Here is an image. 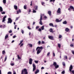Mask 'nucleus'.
Returning <instances> with one entry per match:
<instances>
[{"instance_id": "nucleus-12", "label": "nucleus", "mask_w": 74, "mask_h": 74, "mask_svg": "<svg viewBox=\"0 0 74 74\" xmlns=\"http://www.w3.org/2000/svg\"><path fill=\"white\" fill-rule=\"evenodd\" d=\"M34 8H35V10H38V6L36 5L34 6Z\"/></svg>"}, {"instance_id": "nucleus-8", "label": "nucleus", "mask_w": 74, "mask_h": 74, "mask_svg": "<svg viewBox=\"0 0 74 74\" xmlns=\"http://www.w3.org/2000/svg\"><path fill=\"white\" fill-rule=\"evenodd\" d=\"M7 18V16H4V17L3 18V19L2 20V22H4L5 21V18Z\"/></svg>"}, {"instance_id": "nucleus-41", "label": "nucleus", "mask_w": 74, "mask_h": 74, "mask_svg": "<svg viewBox=\"0 0 74 74\" xmlns=\"http://www.w3.org/2000/svg\"><path fill=\"white\" fill-rule=\"evenodd\" d=\"M27 27V28H28V29H29V30H32V29H31V28H30V27H29V26H28Z\"/></svg>"}, {"instance_id": "nucleus-21", "label": "nucleus", "mask_w": 74, "mask_h": 74, "mask_svg": "<svg viewBox=\"0 0 74 74\" xmlns=\"http://www.w3.org/2000/svg\"><path fill=\"white\" fill-rule=\"evenodd\" d=\"M69 30V29L68 28H66L65 29V30L66 32H68Z\"/></svg>"}, {"instance_id": "nucleus-32", "label": "nucleus", "mask_w": 74, "mask_h": 74, "mask_svg": "<svg viewBox=\"0 0 74 74\" xmlns=\"http://www.w3.org/2000/svg\"><path fill=\"white\" fill-rule=\"evenodd\" d=\"M61 73L62 74H64L65 73V71H64V70L62 71Z\"/></svg>"}, {"instance_id": "nucleus-42", "label": "nucleus", "mask_w": 74, "mask_h": 74, "mask_svg": "<svg viewBox=\"0 0 74 74\" xmlns=\"http://www.w3.org/2000/svg\"><path fill=\"white\" fill-rule=\"evenodd\" d=\"M2 14H5V12H1Z\"/></svg>"}, {"instance_id": "nucleus-48", "label": "nucleus", "mask_w": 74, "mask_h": 74, "mask_svg": "<svg viewBox=\"0 0 74 74\" xmlns=\"http://www.w3.org/2000/svg\"><path fill=\"white\" fill-rule=\"evenodd\" d=\"M16 37V35L14 36L13 37V38H15Z\"/></svg>"}, {"instance_id": "nucleus-53", "label": "nucleus", "mask_w": 74, "mask_h": 74, "mask_svg": "<svg viewBox=\"0 0 74 74\" xmlns=\"http://www.w3.org/2000/svg\"><path fill=\"white\" fill-rule=\"evenodd\" d=\"M9 33H12V31L11 30H10L9 31Z\"/></svg>"}, {"instance_id": "nucleus-39", "label": "nucleus", "mask_w": 74, "mask_h": 74, "mask_svg": "<svg viewBox=\"0 0 74 74\" xmlns=\"http://www.w3.org/2000/svg\"><path fill=\"white\" fill-rule=\"evenodd\" d=\"M23 42V40H21L20 41V43L19 44V45H21V43H22Z\"/></svg>"}, {"instance_id": "nucleus-44", "label": "nucleus", "mask_w": 74, "mask_h": 74, "mask_svg": "<svg viewBox=\"0 0 74 74\" xmlns=\"http://www.w3.org/2000/svg\"><path fill=\"white\" fill-rule=\"evenodd\" d=\"M12 74V72H8V74Z\"/></svg>"}, {"instance_id": "nucleus-31", "label": "nucleus", "mask_w": 74, "mask_h": 74, "mask_svg": "<svg viewBox=\"0 0 74 74\" xmlns=\"http://www.w3.org/2000/svg\"><path fill=\"white\" fill-rule=\"evenodd\" d=\"M28 45H29V46L30 47H33V45L31 44H29Z\"/></svg>"}, {"instance_id": "nucleus-33", "label": "nucleus", "mask_w": 74, "mask_h": 74, "mask_svg": "<svg viewBox=\"0 0 74 74\" xmlns=\"http://www.w3.org/2000/svg\"><path fill=\"white\" fill-rule=\"evenodd\" d=\"M24 8L25 10H26V5L24 6Z\"/></svg>"}, {"instance_id": "nucleus-22", "label": "nucleus", "mask_w": 74, "mask_h": 74, "mask_svg": "<svg viewBox=\"0 0 74 74\" xmlns=\"http://www.w3.org/2000/svg\"><path fill=\"white\" fill-rule=\"evenodd\" d=\"M41 29L42 30H43L44 29V26H42Z\"/></svg>"}, {"instance_id": "nucleus-38", "label": "nucleus", "mask_w": 74, "mask_h": 74, "mask_svg": "<svg viewBox=\"0 0 74 74\" xmlns=\"http://www.w3.org/2000/svg\"><path fill=\"white\" fill-rule=\"evenodd\" d=\"M38 45H40L41 44V41H39L38 42Z\"/></svg>"}, {"instance_id": "nucleus-5", "label": "nucleus", "mask_w": 74, "mask_h": 74, "mask_svg": "<svg viewBox=\"0 0 74 74\" xmlns=\"http://www.w3.org/2000/svg\"><path fill=\"white\" fill-rule=\"evenodd\" d=\"M42 15H40V19L39 24L41 25H42Z\"/></svg>"}, {"instance_id": "nucleus-28", "label": "nucleus", "mask_w": 74, "mask_h": 74, "mask_svg": "<svg viewBox=\"0 0 74 74\" xmlns=\"http://www.w3.org/2000/svg\"><path fill=\"white\" fill-rule=\"evenodd\" d=\"M34 62H35V63L37 64L38 63V60H35Z\"/></svg>"}, {"instance_id": "nucleus-64", "label": "nucleus", "mask_w": 74, "mask_h": 74, "mask_svg": "<svg viewBox=\"0 0 74 74\" xmlns=\"http://www.w3.org/2000/svg\"><path fill=\"white\" fill-rule=\"evenodd\" d=\"M53 56H55V53L53 52Z\"/></svg>"}, {"instance_id": "nucleus-43", "label": "nucleus", "mask_w": 74, "mask_h": 74, "mask_svg": "<svg viewBox=\"0 0 74 74\" xmlns=\"http://www.w3.org/2000/svg\"><path fill=\"white\" fill-rule=\"evenodd\" d=\"M14 64H15L14 63H11L10 64V65H11V66H14Z\"/></svg>"}, {"instance_id": "nucleus-29", "label": "nucleus", "mask_w": 74, "mask_h": 74, "mask_svg": "<svg viewBox=\"0 0 74 74\" xmlns=\"http://www.w3.org/2000/svg\"><path fill=\"white\" fill-rule=\"evenodd\" d=\"M20 18V17H16V19L15 20V21H18V20L19 19V18Z\"/></svg>"}, {"instance_id": "nucleus-2", "label": "nucleus", "mask_w": 74, "mask_h": 74, "mask_svg": "<svg viewBox=\"0 0 74 74\" xmlns=\"http://www.w3.org/2000/svg\"><path fill=\"white\" fill-rule=\"evenodd\" d=\"M27 69H24L22 71V73L21 74H27Z\"/></svg>"}, {"instance_id": "nucleus-40", "label": "nucleus", "mask_w": 74, "mask_h": 74, "mask_svg": "<svg viewBox=\"0 0 74 74\" xmlns=\"http://www.w3.org/2000/svg\"><path fill=\"white\" fill-rule=\"evenodd\" d=\"M45 43V42L43 41H42L41 42V44H44Z\"/></svg>"}, {"instance_id": "nucleus-15", "label": "nucleus", "mask_w": 74, "mask_h": 74, "mask_svg": "<svg viewBox=\"0 0 74 74\" xmlns=\"http://www.w3.org/2000/svg\"><path fill=\"white\" fill-rule=\"evenodd\" d=\"M49 31L51 33H53V29L52 28L50 29Z\"/></svg>"}, {"instance_id": "nucleus-20", "label": "nucleus", "mask_w": 74, "mask_h": 74, "mask_svg": "<svg viewBox=\"0 0 74 74\" xmlns=\"http://www.w3.org/2000/svg\"><path fill=\"white\" fill-rule=\"evenodd\" d=\"M0 12H2L3 11V8L1 6L0 7Z\"/></svg>"}, {"instance_id": "nucleus-60", "label": "nucleus", "mask_w": 74, "mask_h": 74, "mask_svg": "<svg viewBox=\"0 0 74 74\" xmlns=\"http://www.w3.org/2000/svg\"><path fill=\"white\" fill-rule=\"evenodd\" d=\"M23 44L22 43L20 46V47H21L22 46H23Z\"/></svg>"}, {"instance_id": "nucleus-50", "label": "nucleus", "mask_w": 74, "mask_h": 74, "mask_svg": "<svg viewBox=\"0 0 74 74\" xmlns=\"http://www.w3.org/2000/svg\"><path fill=\"white\" fill-rule=\"evenodd\" d=\"M71 52H72V53H73V55H74V51L73 50H72L71 51Z\"/></svg>"}, {"instance_id": "nucleus-9", "label": "nucleus", "mask_w": 74, "mask_h": 74, "mask_svg": "<svg viewBox=\"0 0 74 74\" xmlns=\"http://www.w3.org/2000/svg\"><path fill=\"white\" fill-rule=\"evenodd\" d=\"M62 20V19H61V20H59V19L58 18H56V22H57V23H58V22H61Z\"/></svg>"}, {"instance_id": "nucleus-59", "label": "nucleus", "mask_w": 74, "mask_h": 74, "mask_svg": "<svg viewBox=\"0 0 74 74\" xmlns=\"http://www.w3.org/2000/svg\"><path fill=\"white\" fill-rule=\"evenodd\" d=\"M70 46H71V47H73V46H74V45L73 44H71L70 45Z\"/></svg>"}, {"instance_id": "nucleus-63", "label": "nucleus", "mask_w": 74, "mask_h": 74, "mask_svg": "<svg viewBox=\"0 0 74 74\" xmlns=\"http://www.w3.org/2000/svg\"><path fill=\"white\" fill-rule=\"evenodd\" d=\"M44 17L45 19H47V17L46 16H44Z\"/></svg>"}, {"instance_id": "nucleus-49", "label": "nucleus", "mask_w": 74, "mask_h": 74, "mask_svg": "<svg viewBox=\"0 0 74 74\" xmlns=\"http://www.w3.org/2000/svg\"><path fill=\"white\" fill-rule=\"evenodd\" d=\"M7 57H6L5 58V60H4L5 62V61H6V60H7Z\"/></svg>"}, {"instance_id": "nucleus-61", "label": "nucleus", "mask_w": 74, "mask_h": 74, "mask_svg": "<svg viewBox=\"0 0 74 74\" xmlns=\"http://www.w3.org/2000/svg\"><path fill=\"white\" fill-rule=\"evenodd\" d=\"M41 69L42 70V69H44V67H42L41 68Z\"/></svg>"}, {"instance_id": "nucleus-35", "label": "nucleus", "mask_w": 74, "mask_h": 74, "mask_svg": "<svg viewBox=\"0 0 74 74\" xmlns=\"http://www.w3.org/2000/svg\"><path fill=\"white\" fill-rule=\"evenodd\" d=\"M64 58H65L66 59H67V56H64Z\"/></svg>"}, {"instance_id": "nucleus-30", "label": "nucleus", "mask_w": 74, "mask_h": 74, "mask_svg": "<svg viewBox=\"0 0 74 74\" xmlns=\"http://www.w3.org/2000/svg\"><path fill=\"white\" fill-rule=\"evenodd\" d=\"M62 64L63 66H66V64H65V63L64 62H62Z\"/></svg>"}, {"instance_id": "nucleus-10", "label": "nucleus", "mask_w": 74, "mask_h": 74, "mask_svg": "<svg viewBox=\"0 0 74 74\" xmlns=\"http://www.w3.org/2000/svg\"><path fill=\"white\" fill-rule=\"evenodd\" d=\"M73 67L72 65H71L69 67V71L70 72H71L72 69H73Z\"/></svg>"}, {"instance_id": "nucleus-37", "label": "nucleus", "mask_w": 74, "mask_h": 74, "mask_svg": "<svg viewBox=\"0 0 74 74\" xmlns=\"http://www.w3.org/2000/svg\"><path fill=\"white\" fill-rule=\"evenodd\" d=\"M41 4H42V5H44V4H45V3L44 2H42L41 3Z\"/></svg>"}, {"instance_id": "nucleus-6", "label": "nucleus", "mask_w": 74, "mask_h": 74, "mask_svg": "<svg viewBox=\"0 0 74 74\" xmlns=\"http://www.w3.org/2000/svg\"><path fill=\"white\" fill-rule=\"evenodd\" d=\"M32 66L33 67V71H35V70L36 69V65H35L34 64H32Z\"/></svg>"}, {"instance_id": "nucleus-25", "label": "nucleus", "mask_w": 74, "mask_h": 74, "mask_svg": "<svg viewBox=\"0 0 74 74\" xmlns=\"http://www.w3.org/2000/svg\"><path fill=\"white\" fill-rule=\"evenodd\" d=\"M21 32L23 34L24 33V31H23V30H22V29H21Z\"/></svg>"}, {"instance_id": "nucleus-54", "label": "nucleus", "mask_w": 74, "mask_h": 74, "mask_svg": "<svg viewBox=\"0 0 74 74\" xmlns=\"http://www.w3.org/2000/svg\"><path fill=\"white\" fill-rule=\"evenodd\" d=\"M39 32H41V28H39Z\"/></svg>"}, {"instance_id": "nucleus-46", "label": "nucleus", "mask_w": 74, "mask_h": 74, "mask_svg": "<svg viewBox=\"0 0 74 74\" xmlns=\"http://www.w3.org/2000/svg\"><path fill=\"white\" fill-rule=\"evenodd\" d=\"M68 10L69 11H70V12L71 11V8H68Z\"/></svg>"}, {"instance_id": "nucleus-3", "label": "nucleus", "mask_w": 74, "mask_h": 74, "mask_svg": "<svg viewBox=\"0 0 74 74\" xmlns=\"http://www.w3.org/2000/svg\"><path fill=\"white\" fill-rule=\"evenodd\" d=\"M61 10V9H60V8H58V9L57 10V15H60V14L62 13Z\"/></svg>"}, {"instance_id": "nucleus-19", "label": "nucleus", "mask_w": 74, "mask_h": 74, "mask_svg": "<svg viewBox=\"0 0 74 74\" xmlns=\"http://www.w3.org/2000/svg\"><path fill=\"white\" fill-rule=\"evenodd\" d=\"M48 14L50 16H51V11H48Z\"/></svg>"}, {"instance_id": "nucleus-26", "label": "nucleus", "mask_w": 74, "mask_h": 74, "mask_svg": "<svg viewBox=\"0 0 74 74\" xmlns=\"http://www.w3.org/2000/svg\"><path fill=\"white\" fill-rule=\"evenodd\" d=\"M17 56L18 59L19 60H20V59H21V58L19 57V55H18Z\"/></svg>"}, {"instance_id": "nucleus-27", "label": "nucleus", "mask_w": 74, "mask_h": 74, "mask_svg": "<svg viewBox=\"0 0 74 74\" xmlns=\"http://www.w3.org/2000/svg\"><path fill=\"white\" fill-rule=\"evenodd\" d=\"M3 4H5L6 3V0H3Z\"/></svg>"}, {"instance_id": "nucleus-17", "label": "nucleus", "mask_w": 74, "mask_h": 74, "mask_svg": "<svg viewBox=\"0 0 74 74\" xmlns=\"http://www.w3.org/2000/svg\"><path fill=\"white\" fill-rule=\"evenodd\" d=\"M14 8L15 9V10H17V9H18V7H17V6L16 5H14Z\"/></svg>"}, {"instance_id": "nucleus-52", "label": "nucleus", "mask_w": 74, "mask_h": 74, "mask_svg": "<svg viewBox=\"0 0 74 74\" xmlns=\"http://www.w3.org/2000/svg\"><path fill=\"white\" fill-rule=\"evenodd\" d=\"M50 54V52H48L47 54V56H49Z\"/></svg>"}, {"instance_id": "nucleus-56", "label": "nucleus", "mask_w": 74, "mask_h": 74, "mask_svg": "<svg viewBox=\"0 0 74 74\" xmlns=\"http://www.w3.org/2000/svg\"><path fill=\"white\" fill-rule=\"evenodd\" d=\"M16 27H17V25H15V26H14V29H16Z\"/></svg>"}, {"instance_id": "nucleus-23", "label": "nucleus", "mask_w": 74, "mask_h": 74, "mask_svg": "<svg viewBox=\"0 0 74 74\" xmlns=\"http://www.w3.org/2000/svg\"><path fill=\"white\" fill-rule=\"evenodd\" d=\"M36 10H34V9L33 10V13H36Z\"/></svg>"}, {"instance_id": "nucleus-45", "label": "nucleus", "mask_w": 74, "mask_h": 74, "mask_svg": "<svg viewBox=\"0 0 74 74\" xmlns=\"http://www.w3.org/2000/svg\"><path fill=\"white\" fill-rule=\"evenodd\" d=\"M5 53V52L4 51V50H3L2 51V53L3 54H4Z\"/></svg>"}, {"instance_id": "nucleus-58", "label": "nucleus", "mask_w": 74, "mask_h": 74, "mask_svg": "<svg viewBox=\"0 0 74 74\" xmlns=\"http://www.w3.org/2000/svg\"><path fill=\"white\" fill-rule=\"evenodd\" d=\"M72 73L73 74H74V70H73L72 71Z\"/></svg>"}, {"instance_id": "nucleus-13", "label": "nucleus", "mask_w": 74, "mask_h": 74, "mask_svg": "<svg viewBox=\"0 0 74 74\" xmlns=\"http://www.w3.org/2000/svg\"><path fill=\"white\" fill-rule=\"evenodd\" d=\"M49 25L50 26H52V27H54V26H53V24L52 23H50L49 24Z\"/></svg>"}, {"instance_id": "nucleus-24", "label": "nucleus", "mask_w": 74, "mask_h": 74, "mask_svg": "<svg viewBox=\"0 0 74 74\" xmlns=\"http://www.w3.org/2000/svg\"><path fill=\"white\" fill-rule=\"evenodd\" d=\"M8 37V35H6L5 37V39H7V38Z\"/></svg>"}, {"instance_id": "nucleus-11", "label": "nucleus", "mask_w": 74, "mask_h": 74, "mask_svg": "<svg viewBox=\"0 0 74 74\" xmlns=\"http://www.w3.org/2000/svg\"><path fill=\"white\" fill-rule=\"evenodd\" d=\"M48 38L51 40H53V37L52 36H48Z\"/></svg>"}, {"instance_id": "nucleus-51", "label": "nucleus", "mask_w": 74, "mask_h": 74, "mask_svg": "<svg viewBox=\"0 0 74 74\" xmlns=\"http://www.w3.org/2000/svg\"><path fill=\"white\" fill-rule=\"evenodd\" d=\"M13 74H16V72H15V71H13Z\"/></svg>"}, {"instance_id": "nucleus-57", "label": "nucleus", "mask_w": 74, "mask_h": 74, "mask_svg": "<svg viewBox=\"0 0 74 74\" xmlns=\"http://www.w3.org/2000/svg\"><path fill=\"white\" fill-rule=\"evenodd\" d=\"M18 12H20V13H21V10L19 9L18 10Z\"/></svg>"}, {"instance_id": "nucleus-55", "label": "nucleus", "mask_w": 74, "mask_h": 74, "mask_svg": "<svg viewBox=\"0 0 74 74\" xmlns=\"http://www.w3.org/2000/svg\"><path fill=\"white\" fill-rule=\"evenodd\" d=\"M38 28H39V26H37L36 27V29H38Z\"/></svg>"}, {"instance_id": "nucleus-47", "label": "nucleus", "mask_w": 74, "mask_h": 74, "mask_svg": "<svg viewBox=\"0 0 74 74\" xmlns=\"http://www.w3.org/2000/svg\"><path fill=\"white\" fill-rule=\"evenodd\" d=\"M29 64H32V62L31 61H29Z\"/></svg>"}, {"instance_id": "nucleus-18", "label": "nucleus", "mask_w": 74, "mask_h": 74, "mask_svg": "<svg viewBox=\"0 0 74 74\" xmlns=\"http://www.w3.org/2000/svg\"><path fill=\"white\" fill-rule=\"evenodd\" d=\"M58 47H59V48H60V47H61V45H60V43H58Z\"/></svg>"}, {"instance_id": "nucleus-16", "label": "nucleus", "mask_w": 74, "mask_h": 74, "mask_svg": "<svg viewBox=\"0 0 74 74\" xmlns=\"http://www.w3.org/2000/svg\"><path fill=\"white\" fill-rule=\"evenodd\" d=\"M62 23L64 24V25H66L67 24V21H65L63 22Z\"/></svg>"}, {"instance_id": "nucleus-1", "label": "nucleus", "mask_w": 74, "mask_h": 74, "mask_svg": "<svg viewBox=\"0 0 74 74\" xmlns=\"http://www.w3.org/2000/svg\"><path fill=\"white\" fill-rule=\"evenodd\" d=\"M43 49V48H42V47L41 46L40 47H37L36 48V50L37 51L38 49H39L37 51V54H39L40 53V52L42 51V49Z\"/></svg>"}, {"instance_id": "nucleus-14", "label": "nucleus", "mask_w": 74, "mask_h": 74, "mask_svg": "<svg viewBox=\"0 0 74 74\" xmlns=\"http://www.w3.org/2000/svg\"><path fill=\"white\" fill-rule=\"evenodd\" d=\"M39 71H40L38 69L35 72V74H37V73H39Z\"/></svg>"}, {"instance_id": "nucleus-34", "label": "nucleus", "mask_w": 74, "mask_h": 74, "mask_svg": "<svg viewBox=\"0 0 74 74\" xmlns=\"http://www.w3.org/2000/svg\"><path fill=\"white\" fill-rule=\"evenodd\" d=\"M29 61L32 62H33V60L32 58H30L29 59Z\"/></svg>"}, {"instance_id": "nucleus-7", "label": "nucleus", "mask_w": 74, "mask_h": 74, "mask_svg": "<svg viewBox=\"0 0 74 74\" xmlns=\"http://www.w3.org/2000/svg\"><path fill=\"white\" fill-rule=\"evenodd\" d=\"M12 20H11V18H8V23H11L12 22Z\"/></svg>"}, {"instance_id": "nucleus-4", "label": "nucleus", "mask_w": 74, "mask_h": 74, "mask_svg": "<svg viewBox=\"0 0 74 74\" xmlns=\"http://www.w3.org/2000/svg\"><path fill=\"white\" fill-rule=\"evenodd\" d=\"M53 65L55 66L56 69H58L59 68V65H57V63L55 62H53Z\"/></svg>"}, {"instance_id": "nucleus-62", "label": "nucleus", "mask_w": 74, "mask_h": 74, "mask_svg": "<svg viewBox=\"0 0 74 74\" xmlns=\"http://www.w3.org/2000/svg\"><path fill=\"white\" fill-rule=\"evenodd\" d=\"M17 12V14H19V11L18 10L16 11Z\"/></svg>"}, {"instance_id": "nucleus-36", "label": "nucleus", "mask_w": 74, "mask_h": 74, "mask_svg": "<svg viewBox=\"0 0 74 74\" xmlns=\"http://www.w3.org/2000/svg\"><path fill=\"white\" fill-rule=\"evenodd\" d=\"M62 35H59V38H62Z\"/></svg>"}]
</instances>
